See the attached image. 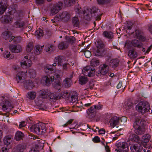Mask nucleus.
<instances>
[{"label": "nucleus", "instance_id": "nucleus-1", "mask_svg": "<svg viewBox=\"0 0 152 152\" xmlns=\"http://www.w3.org/2000/svg\"><path fill=\"white\" fill-rule=\"evenodd\" d=\"M137 115H130V117L134 122L133 127L134 129L135 132L138 135H141L144 133L145 126L148 122L144 119H140L137 116Z\"/></svg>", "mask_w": 152, "mask_h": 152}, {"label": "nucleus", "instance_id": "nucleus-2", "mask_svg": "<svg viewBox=\"0 0 152 152\" xmlns=\"http://www.w3.org/2000/svg\"><path fill=\"white\" fill-rule=\"evenodd\" d=\"M43 80L47 86H49L54 80L56 86H61L62 85L61 79L60 75L57 73H54L53 75L45 76L43 77Z\"/></svg>", "mask_w": 152, "mask_h": 152}, {"label": "nucleus", "instance_id": "nucleus-3", "mask_svg": "<svg viewBox=\"0 0 152 152\" xmlns=\"http://www.w3.org/2000/svg\"><path fill=\"white\" fill-rule=\"evenodd\" d=\"M28 127L31 132L39 135L43 134L46 131L45 124L41 122L34 124H31Z\"/></svg>", "mask_w": 152, "mask_h": 152}, {"label": "nucleus", "instance_id": "nucleus-4", "mask_svg": "<svg viewBox=\"0 0 152 152\" xmlns=\"http://www.w3.org/2000/svg\"><path fill=\"white\" fill-rule=\"evenodd\" d=\"M136 108L137 110L142 113H145L149 111L150 109V105L148 102L145 101H143L139 102L136 105Z\"/></svg>", "mask_w": 152, "mask_h": 152}, {"label": "nucleus", "instance_id": "nucleus-5", "mask_svg": "<svg viewBox=\"0 0 152 152\" xmlns=\"http://www.w3.org/2000/svg\"><path fill=\"white\" fill-rule=\"evenodd\" d=\"M0 107H2V110L6 112V113H1V114H6L13 108L10 102L8 101L2 102L0 104Z\"/></svg>", "mask_w": 152, "mask_h": 152}, {"label": "nucleus", "instance_id": "nucleus-6", "mask_svg": "<svg viewBox=\"0 0 152 152\" xmlns=\"http://www.w3.org/2000/svg\"><path fill=\"white\" fill-rule=\"evenodd\" d=\"M101 115H87V117L90 120L97 121L100 119L104 120L107 121L110 117V115H102V118H100Z\"/></svg>", "mask_w": 152, "mask_h": 152}, {"label": "nucleus", "instance_id": "nucleus-7", "mask_svg": "<svg viewBox=\"0 0 152 152\" xmlns=\"http://www.w3.org/2000/svg\"><path fill=\"white\" fill-rule=\"evenodd\" d=\"M82 72L84 75L92 77L94 75L95 69L94 67L92 68L90 66H87L83 69Z\"/></svg>", "mask_w": 152, "mask_h": 152}, {"label": "nucleus", "instance_id": "nucleus-8", "mask_svg": "<svg viewBox=\"0 0 152 152\" xmlns=\"http://www.w3.org/2000/svg\"><path fill=\"white\" fill-rule=\"evenodd\" d=\"M66 60L64 57L61 56H57L56 57L54 60V63L53 64L54 67L56 66L57 64L58 66H62V65L65 62Z\"/></svg>", "mask_w": 152, "mask_h": 152}, {"label": "nucleus", "instance_id": "nucleus-9", "mask_svg": "<svg viewBox=\"0 0 152 152\" xmlns=\"http://www.w3.org/2000/svg\"><path fill=\"white\" fill-rule=\"evenodd\" d=\"M96 12V10H92L91 9H87L83 12L84 19L87 20H90L92 16V14Z\"/></svg>", "mask_w": 152, "mask_h": 152}, {"label": "nucleus", "instance_id": "nucleus-10", "mask_svg": "<svg viewBox=\"0 0 152 152\" xmlns=\"http://www.w3.org/2000/svg\"><path fill=\"white\" fill-rule=\"evenodd\" d=\"M9 48L10 51L12 53H18L22 50L21 46L19 45L10 44L9 45Z\"/></svg>", "mask_w": 152, "mask_h": 152}, {"label": "nucleus", "instance_id": "nucleus-11", "mask_svg": "<svg viewBox=\"0 0 152 152\" xmlns=\"http://www.w3.org/2000/svg\"><path fill=\"white\" fill-rule=\"evenodd\" d=\"M63 3L61 1H59L53 6L51 10V13L53 15H54L60 10L62 7Z\"/></svg>", "mask_w": 152, "mask_h": 152}, {"label": "nucleus", "instance_id": "nucleus-12", "mask_svg": "<svg viewBox=\"0 0 152 152\" xmlns=\"http://www.w3.org/2000/svg\"><path fill=\"white\" fill-rule=\"evenodd\" d=\"M131 151L132 152H139L142 149V146L138 143L132 144L130 147Z\"/></svg>", "mask_w": 152, "mask_h": 152}, {"label": "nucleus", "instance_id": "nucleus-13", "mask_svg": "<svg viewBox=\"0 0 152 152\" xmlns=\"http://www.w3.org/2000/svg\"><path fill=\"white\" fill-rule=\"evenodd\" d=\"M109 71V66L105 64L100 65L98 70V73L103 75H106Z\"/></svg>", "mask_w": 152, "mask_h": 152}, {"label": "nucleus", "instance_id": "nucleus-14", "mask_svg": "<svg viewBox=\"0 0 152 152\" xmlns=\"http://www.w3.org/2000/svg\"><path fill=\"white\" fill-rule=\"evenodd\" d=\"M119 117L118 116H114L111 118L109 121V123L110 126L114 128L116 125L118 124L119 123Z\"/></svg>", "mask_w": 152, "mask_h": 152}, {"label": "nucleus", "instance_id": "nucleus-15", "mask_svg": "<svg viewBox=\"0 0 152 152\" xmlns=\"http://www.w3.org/2000/svg\"><path fill=\"white\" fill-rule=\"evenodd\" d=\"M60 19L64 21L67 22L70 19V15L69 13L66 12H63L59 15Z\"/></svg>", "mask_w": 152, "mask_h": 152}, {"label": "nucleus", "instance_id": "nucleus-16", "mask_svg": "<svg viewBox=\"0 0 152 152\" xmlns=\"http://www.w3.org/2000/svg\"><path fill=\"white\" fill-rule=\"evenodd\" d=\"M7 4V0H1V2H0V15L2 14L5 11Z\"/></svg>", "mask_w": 152, "mask_h": 152}, {"label": "nucleus", "instance_id": "nucleus-17", "mask_svg": "<svg viewBox=\"0 0 152 152\" xmlns=\"http://www.w3.org/2000/svg\"><path fill=\"white\" fill-rule=\"evenodd\" d=\"M55 69V67H54L53 65L48 64L44 67V70L46 74H52Z\"/></svg>", "mask_w": 152, "mask_h": 152}, {"label": "nucleus", "instance_id": "nucleus-18", "mask_svg": "<svg viewBox=\"0 0 152 152\" xmlns=\"http://www.w3.org/2000/svg\"><path fill=\"white\" fill-rule=\"evenodd\" d=\"M21 67L23 68H26L27 67L31 66L32 62L30 59L26 58V60H23L20 62Z\"/></svg>", "mask_w": 152, "mask_h": 152}, {"label": "nucleus", "instance_id": "nucleus-19", "mask_svg": "<svg viewBox=\"0 0 152 152\" xmlns=\"http://www.w3.org/2000/svg\"><path fill=\"white\" fill-rule=\"evenodd\" d=\"M134 35L135 37L140 40L144 41L146 40L145 38L142 35V32L139 29H137L135 31Z\"/></svg>", "mask_w": 152, "mask_h": 152}, {"label": "nucleus", "instance_id": "nucleus-20", "mask_svg": "<svg viewBox=\"0 0 152 152\" xmlns=\"http://www.w3.org/2000/svg\"><path fill=\"white\" fill-rule=\"evenodd\" d=\"M26 148V146L22 144L16 145L14 149V152H23Z\"/></svg>", "mask_w": 152, "mask_h": 152}, {"label": "nucleus", "instance_id": "nucleus-21", "mask_svg": "<svg viewBox=\"0 0 152 152\" xmlns=\"http://www.w3.org/2000/svg\"><path fill=\"white\" fill-rule=\"evenodd\" d=\"M102 35L104 37L109 39V42L111 41L112 39L114 37L113 33L111 31H104L102 33Z\"/></svg>", "mask_w": 152, "mask_h": 152}, {"label": "nucleus", "instance_id": "nucleus-22", "mask_svg": "<svg viewBox=\"0 0 152 152\" xmlns=\"http://www.w3.org/2000/svg\"><path fill=\"white\" fill-rule=\"evenodd\" d=\"M50 92L47 90H42L39 92L40 96L43 99H47L50 95Z\"/></svg>", "mask_w": 152, "mask_h": 152}, {"label": "nucleus", "instance_id": "nucleus-23", "mask_svg": "<svg viewBox=\"0 0 152 152\" xmlns=\"http://www.w3.org/2000/svg\"><path fill=\"white\" fill-rule=\"evenodd\" d=\"M24 86L26 89L31 90L34 87V85L31 81L27 80L24 82Z\"/></svg>", "mask_w": 152, "mask_h": 152}, {"label": "nucleus", "instance_id": "nucleus-24", "mask_svg": "<svg viewBox=\"0 0 152 152\" xmlns=\"http://www.w3.org/2000/svg\"><path fill=\"white\" fill-rule=\"evenodd\" d=\"M69 43L67 41H62L59 43L58 45V48L60 50H63L68 48Z\"/></svg>", "mask_w": 152, "mask_h": 152}, {"label": "nucleus", "instance_id": "nucleus-25", "mask_svg": "<svg viewBox=\"0 0 152 152\" xmlns=\"http://www.w3.org/2000/svg\"><path fill=\"white\" fill-rule=\"evenodd\" d=\"M127 136L129 140H131L132 141L137 142L139 140V137L138 136L132 132L129 133L128 134Z\"/></svg>", "mask_w": 152, "mask_h": 152}, {"label": "nucleus", "instance_id": "nucleus-26", "mask_svg": "<svg viewBox=\"0 0 152 152\" xmlns=\"http://www.w3.org/2000/svg\"><path fill=\"white\" fill-rule=\"evenodd\" d=\"M13 140V138L12 136L8 135L6 136L4 139V143L7 145L10 144Z\"/></svg>", "mask_w": 152, "mask_h": 152}, {"label": "nucleus", "instance_id": "nucleus-27", "mask_svg": "<svg viewBox=\"0 0 152 152\" xmlns=\"http://www.w3.org/2000/svg\"><path fill=\"white\" fill-rule=\"evenodd\" d=\"M128 56L131 59H134L137 57L138 55L134 49L130 50L128 52Z\"/></svg>", "mask_w": 152, "mask_h": 152}, {"label": "nucleus", "instance_id": "nucleus-28", "mask_svg": "<svg viewBox=\"0 0 152 152\" xmlns=\"http://www.w3.org/2000/svg\"><path fill=\"white\" fill-rule=\"evenodd\" d=\"M132 44L134 47H137L139 48L143 47V43L137 39L133 40L132 42Z\"/></svg>", "mask_w": 152, "mask_h": 152}, {"label": "nucleus", "instance_id": "nucleus-29", "mask_svg": "<svg viewBox=\"0 0 152 152\" xmlns=\"http://www.w3.org/2000/svg\"><path fill=\"white\" fill-rule=\"evenodd\" d=\"M26 74L24 72H21L18 73L16 75L15 80L17 81V83H18L20 80H21L22 78H25L26 76Z\"/></svg>", "mask_w": 152, "mask_h": 152}, {"label": "nucleus", "instance_id": "nucleus-30", "mask_svg": "<svg viewBox=\"0 0 152 152\" xmlns=\"http://www.w3.org/2000/svg\"><path fill=\"white\" fill-rule=\"evenodd\" d=\"M103 106L102 105L97 104L91 107L88 110L91 113H94L97 110H100L102 109Z\"/></svg>", "mask_w": 152, "mask_h": 152}, {"label": "nucleus", "instance_id": "nucleus-31", "mask_svg": "<svg viewBox=\"0 0 152 152\" xmlns=\"http://www.w3.org/2000/svg\"><path fill=\"white\" fill-rule=\"evenodd\" d=\"M119 63V61L117 59L111 60L110 63V66L112 68H115L117 67Z\"/></svg>", "mask_w": 152, "mask_h": 152}, {"label": "nucleus", "instance_id": "nucleus-32", "mask_svg": "<svg viewBox=\"0 0 152 152\" xmlns=\"http://www.w3.org/2000/svg\"><path fill=\"white\" fill-rule=\"evenodd\" d=\"M2 36L5 40L9 41L10 39L12 36L11 32L9 31H5L3 33Z\"/></svg>", "mask_w": 152, "mask_h": 152}, {"label": "nucleus", "instance_id": "nucleus-33", "mask_svg": "<svg viewBox=\"0 0 152 152\" xmlns=\"http://www.w3.org/2000/svg\"><path fill=\"white\" fill-rule=\"evenodd\" d=\"M1 22L3 23H8L10 21H11L12 18L10 16L4 15L0 18Z\"/></svg>", "mask_w": 152, "mask_h": 152}, {"label": "nucleus", "instance_id": "nucleus-34", "mask_svg": "<svg viewBox=\"0 0 152 152\" xmlns=\"http://www.w3.org/2000/svg\"><path fill=\"white\" fill-rule=\"evenodd\" d=\"M63 85L65 88H69L72 84L71 80L70 78H67L63 81Z\"/></svg>", "mask_w": 152, "mask_h": 152}, {"label": "nucleus", "instance_id": "nucleus-35", "mask_svg": "<svg viewBox=\"0 0 152 152\" xmlns=\"http://www.w3.org/2000/svg\"><path fill=\"white\" fill-rule=\"evenodd\" d=\"M22 40V37L20 36L14 37L12 36L10 39L9 42H10L12 41L14 43H19Z\"/></svg>", "mask_w": 152, "mask_h": 152}, {"label": "nucleus", "instance_id": "nucleus-36", "mask_svg": "<svg viewBox=\"0 0 152 152\" xmlns=\"http://www.w3.org/2000/svg\"><path fill=\"white\" fill-rule=\"evenodd\" d=\"M61 96L62 98L68 100L70 99V93L67 90H65L61 93Z\"/></svg>", "mask_w": 152, "mask_h": 152}, {"label": "nucleus", "instance_id": "nucleus-37", "mask_svg": "<svg viewBox=\"0 0 152 152\" xmlns=\"http://www.w3.org/2000/svg\"><path fill=\"white\" fill-rule=\"evenodd\" d=\"M72 23L74 27H79L80 21L78 18L77 17H74L72 19Z\"/></svg>", "mask_w": 152, "mask_h": 152}, {"label": "nucleus", "instance_id": "nucleus-38", "mask_svg": "<svg viewBox=\"0 0 152 152\" xmlns=\"http://www.w3.org/2000/svg\"><path fill=\"white\" fill-rule=\"evenodd\" d=\"M24 24V22L23 21L19 20L14 23V26L16 28H20L23 27Z\"/></svg>", "mask_w": 152, "mask_h": 152}, {"label": "nucleus", "instance_id": "nucleus-39", "mask_svg": "<svg viewBox=\"0 0 152 152\" xmlns=\"http://www.w3.org/2000/svg\"><path fill=\"white\" fill-rule=\"evenodd\" d=\"M48 98L50 101L55 102L56 100L58 99V96L57 94L53 93H50V95Z\"/></svg>", "mask_w": 152, "mask_h": 152}, {"label": "nucleus", "instance_id": "nucleus-40", "mask_svg": "<svg viewBox=\"0 0 152 152\" xmlns=\"http://www.w3.org/2000/svg\"><path fill=\"white\" fill-rule=\"evenodd\" d=\"M36 96V93L34 91L28 92L27 93V97L29 99L33 100L34 99Z\"/></svg>", "mask_w": 152, "mask_h": 152}, {"label": "nucleus", "instance_id": "nucleus-41", "mask_svg": "<svg viewBox=\"0 0 152 152\" xmlns=\"http://www.w3.org/2000/svg\"><path fill=\"white\" fill-rule=\"evenodd\" d=\"M88 79L87 77L83 76H81L79 79V83L81 85H84L86 84L88 81Z\"/></svg>", "mask_w": 152, "mask_h": 152}, {"label": "nucleus", "instance_id": "nucleus-42", "mask_svg": "<svg viewBox=\"0 0 152 152\" xmlns=\"http://www.w3.org/2000/svg\"><path fill=\"white\" fill-rule=\"evenodd\" d=\"M23 136V134L22 132L18 131L15 134V138L17 140H19L21 139Z\"/></svg>", "mask_w": 152, "mask_h": 152}, {"label": "nucleus", "instance_id": "nucleus-43", "mask_svg": "<svg viewBox=\"0 0 152 152\" xmlns=\"http://www.w3.org/2000/svg\"><path fill=\"white\" fill-rule=\"evenodd\" d=\"M77 99V95H72L71 96L69 101L73 103H76L77 104L78 101Z\"/></svg>", "mask_w": 152, "mask_h": 152}, {"label": "nucleus", "instance_id": "nucleus-44", "mask_svg": "<svg viewBox=\"0 0 152 152\" xmlns=\"http://www.w3.org/2000/svg\"><path fill=\"white\" fill-rule=\"evenodd\" d=\"M35 35L37 38H39L40 37L43 36V31L41 29L39 28L35 32Z\"/></svg>", "mask_w": 152, "mask_h": 152}, {"label": "nucleus", "instance_id": "nucleus-45", "mask_svg": "<svg viewBox=\"0 0 152 152\" xmlns=\"http://www.w3.org/2000/svg\"><path fill=\"white\" fill-rule=\"evenodd\" d=\"M34 47L33 43L32 42H30L28 43L26 49V51L27 52H31L33 50Z\"/></svg>", "mask_w": 152, "mask_h": 152}, {"label": "nucleus", "instance_id": "nucleus-46", "mask_svg": "<svg viewBox=\"0 0 152 152\" xmlns=\"http://www.w3.org/2000/svg\"><path fill=\"white\" fill-rule=\"evenodd\" d=\"M29 76L31 78L35 77H36V72L35 71L32 69H30L28 70Z\"/></svg>", "mask_w": 152, "mask_h": 152}, {"label": "nucleus", "instance_id": "nucleus-47", "mask_svg": "<svg viewBox=\"0 0 152 152\" xmlns=\"http://www.w3.org/2000/svg\"><path fill=\"white\" fill-rule=\"evenodd\" d=\"M104 51L102 50L97 49L94 52L95 55L99 57H101L104 55Z\"/></svg>", "mask_w": 152, "mask_h": 152}, {"label": "nucleus", "instance_id": "nucleus-48", "mask_svg": "<svg viewBox=\"0 0 152 152\" xmlns=\"http://www.w3.org/2000/svg\"><path fill=\"white\" fill-rule=\"evenodd\" d=\"M150 137V136L149 134H145L142 136V140L143 142H147L149 141Z\"/></svg>", "mask_w": 152, "mask_h": 152}, {"label": "nucleus", "instance_id": "nucleus-49", "mask_svg": "<svg viewBox=\"0 0 152 152\" xmlns=\"http://www.w3.org/2000/svg\"><path fill=\"white\" fill-rule=\"evenodd\" d=\"M66 40L68 41L67 42H69L70 43L73 44L75 43L76 41L75 38L73 36L68 37L66 38Z\"/></svg>", "mask_w": 152, "mask_h": 152}, {"label": "nucleus", "instance_id": "nucleus-50", "mask_svg": "<svg viewBox=\"0 0 152 152\" xmlns=\"http://www.w3.org/2000/svg\"><path fill=\"white\" fill-rule=\"evenodd\" d=\"M99 61L95 58L92 59L91 61V64L92 66H97L99 64Z\"/></svg>", "mask_w": 152, "mask_h": 152}, {"label": "nucleus", "instance_id": "nucleus-51", "mask_svg": "<svg viewBox=\"0 0 152 152\" xmlns=\"http://www.w3.org/2000/svg\"><path fill=\"white\" fill-rule=\"evenodd\" d=\"M133 104L130 102H128L125 105L124 107H125L126 109V110H128L129 109H131L133 106Z\"/></svg>", "mask_w": 152, "mask_h": 152}, {"label": "nucleus", "instance_id": "nucleus-52", "mask_svg": "<svg viewBox=\"0 0 152 152\" xmlns=\"http://www.w3.org/2000/svg\"><path fill=\"white\" fill-rule=\"evenodd\" d=\"M34 48V53L36 54L39 55L41 51L40 46L39 45H36L35 46Z\"/></svg>", "mask_w": 152, "mask_h": 152}, {"label": "nucleus", "instance_id": "nucleus-53", "mask_svg": "<svg viewBox=\"0 0 152 152\" xmlns=\"http://www.w3.org/2000/svg\"><path fill=\"white\" fill-rule=\"evenodd\" d=\"M97 43V48L100 49L104 47V45L102 41L99 40Z\"/></svg>", "mask_w": 152, "mask_h": 152}, {"label": "nucleus", "instance_id": "nucleus-54", "mask_svg": "<svg viewBox=\"0 0 152 152\" xmlns=\"http://www.w3.org/2000/svg\"><path fill=\"white\" fill-rule=\"evenodd\" d=\"M76 0H67L65 1V4L68 6H71L74 3Z\"/></svg>", "mask_w": 152, "mask_h": 152}, {"label": "nucleus", "instance_id": "nucleus-55", "mask_svg": "<svg viewBox=\"0 0 152 152\" xmlns=\"http://www.w3.org/2000/svg\"><path fill=\"white\" fill-rule=\"evenodd\" d=\"M98 3L99 4H103L108 3L110 2V0H97Z\"/></svg>", "mask_w": 152, "mask_h": 152}, {"label": "nucleus", "instance_id": "nucleus-56", "mask_svg": "<svg viewBox=\"0 0 152 152\" xmlns=\"http://www.w3.org/2000/svg\"><path fill=\"white\" fill-rule=\"evenodd\" d=\"M69 64V63L67 62H65L62 65V69L64 71H66L68 69L67 66Z\"/></svg>", "mask_w": 152, "mask_h": 152}, {"label": "nucleus", "instance_id": "nucleus-57", "mask_svg": "<svg viewBox=\"0 0 152 152\" xmlns=\"http://www.w3.org/2000/svg\"><path fill=\"white\" fill-rule=\"evenodd\" d=\"M84 54L85 57L88 58H90L91 55V52L89 50H88L84 51Z\"/></svg>", "mask_w": 152, "mask_h": 152}, {"label": "nucleus", "instance_id": "nucleus-58", "mask_svg": "<svg viewBox=\"0 0 152 152\" xmlns=\"http://www.w3.org/2000/svg\"><path fill=\"white\" fill-rule=\"evenodd\" d=\"M77 123L76 122H75L72 124L70 126V129H77V127H76L77 126Z\"/></svg>", "mask_w": 152, "mask_h": 152}, {"label": "nucleus", "instance_id": "nucleus-59", "mask_svg": "<svg viewBox=\"0 0 152 152\" xmlns=\"http://www.w3.org/2000/svg\"><path fill=\"white\" fill-rule=\"evenodd\" d=\"M38 108L40 110H44L46 109V107L44 104H42L39 105H37Z\"/></svg>", "mask_w": 152, "mask_h": 152}, {"label": "nucleus", "instance_id": "nucleus-60", "mask_svg": "<svg viewBox=\"0 0 152 152\" xmlns=\"http://www.w3.org/2000/svg\"><path fill=\"white\" fill-rule=\"evenodd\" d=\"M119 117V122H125L126 121L127 118L125 116H122Z\"/></svg>", "mask_w": 152, "mask_h": 152}, {"label": "nucleus", "instance_id": "nucleus-61", "mask_svg": "<svg viewBox=\"0 0 152 152\" xmlns=\"http://www.w3.org/2000/svg\"><path fill=\"white\" fill-rule=\"evenodd\" d=\"M26 124V123L25 121H22L19 123V126L20 128H21L25 126Z\"/></svg>", "mask_w": 152, "mask_h": 152}, {"label": "nucleus", "instance_id": "nucleus-62", "mask_svg": "<svg viewBox=\"0 0 152 152\" xmlns=\"http://www.w3.org/2000/svg\"><path fill=\"white\" fill-rule=\"evenodd\" d=\"M61 111L65 113H70L72 112H73L71 111V110H67L66 108H63L61 109Z\"/></svg>", "mask_w": 152, "mask_h": 152}, {"label": "nucleus", "instance_id": "nucleus-63", "mask_svg": "<svg viewBox=\"0 0 152 152\" xmlns=\"http://www.w3.org/2000/svg\"><path fill=\"white\" fill-rule=\"evenodd\" d=\"M92 140L95 142H98L100 141V139L98 136H95L93 138Z\"/></svg>", "mask_w": 152, "mask_h": 152}, {"label": "nucleus", "instance_id": "nucleus-64", "mask_svg": "<svg viewBox=\"0 0 152 152\" xmlns=\"http://www.w3.org/2000/svg\"><path fill=\"white\" fill-rule=\"evenodd\" d=\"M45 0H35V2L37 5H40L43 4L45 2Z\"/></svg>", "mask_w": 152, "mask_h": 152}]
</instances>
